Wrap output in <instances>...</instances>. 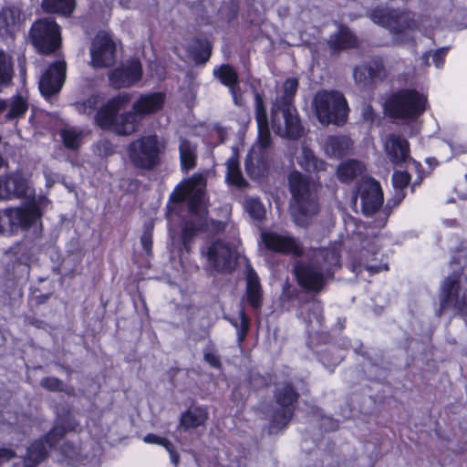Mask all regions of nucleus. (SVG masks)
<instances>
[{
  "mask_svg": "<svg viewBox=\"0 0 467 467\" xmlns=\"http://www.w3.org/2000/svg\"><path fill=\"white\" fill-rule=\"evenodd\" d=\"M291 194L290 213L296 224L305 226L319 212L318 198L311 178L297 170L287 176Z\"/></svg>",
  "mask_w": 467,
  "mask_h": 467,
  "instance_id": "1",
  "label": "nucleus"
},
{
  "mask_svg": "<svg viewBox=\"0 0 467 467\" xmlns=\"http://www.w3.org/2000/svg\"><path fill=\"white\" fill-rule=\"evenodd\" d=\"M78 423L70 416L57 417L52 428L38 439L34 440L26 448L23 458L25 467H36L49 456V450L56 449L67 433L76 431Z\"/></svg>",
  "mask_w": 467,
  "mask_h": 467,
  "instance_id": "2",
  "label": "nucleus"
},
{
  "mask_svg": "<svg viewBox=\"0 0 467 467\" xmlns=\"http://www.w3.org/2000/svg\"><path fill=\"white\" fill-rule=\"evenodd\" d=\"M428 99L415 88H400L384 102L385 114L394 119L416 120L427 109Z\"/></svg>",
  "mask_w": 467,
  "mask_h": 467,
  "instance_id": "3",
  "label": "nucleus"
},
{
  "mask_svg": "<svg viewBox=\"0 0 467 467\" xmlns=\"http://www.w3.org/2000/svg\"><path fill=\"white\" fill-rule=\"evenodd\" d=\"M370 20L388 29L393 36H396L398 44H404L408 41H413L411 38L401 37L407 31H416L419 29V22L415 18V13L407 8H384L374 7L368 12Z\"/></svg>",
  "mask_w": 467,
  "mask_h": 467,
  "instance_id": "4",
  "label": "nucleus"
},
{
  "mask_svg": "<svg viewBox=\"0 0 467 467\" xmlns=\"http://www.w3.org/2000/svg\"><path fill=\"white\" fill-rule=\"evenodd\" d=\"M165 149V144L160 140L156 134H150L130 142L127 152L134 168L151 171L162 163Z\"/></svg>",
  "mask_w": 467,
  "mask_h": 467,
  "instance_id": "5",
  "label": "nucleus"
},
{
  "mask_svg": "<svg viewBox=\"0 0 467 467\" xmlns=\"http://www.w3.org/2000/svg\"><path fill=\"white\" fill-rule=\"evenodd\" d=\"M314 108L317 118L322 124L333 123L341 126L348 119V101L339 91H319L314 99Z\"/></svg>",
  "mask_w": 467,
  "mask_h": 467,
  "instance_id": "6",
  "label": "nucleus"
},
{
  "mask_svg": "<svg viewBox=\"0 0 467 467\" xmlns=\"http://www.w3.org/2000/svg\"><path fill=\"white\" fill-rule=\"evenodd\" d=\"M274 398L279 408L273 413L270 432L274 430H284L288 426L296 410L300 393L292 381H285L275 389Z\"/></svg>",
  "mask_w": 467,
  "mask_h": 467,
  "instance_id": "7",
  "label": "nucleus"
},
{
  "mask_svg": "<svg viewBox=\"0 0 467 467\" xmlns=\"http://www.w3.org/2000/svg\"><path fill=\"white\" fill-rule=\"evenodd\" d=\"M29 39L39 54H53L61 46L60 26L51 17L36 19L29 29Z\"/></svg>",
  "mask_w": 467,
  "mask_h": 467,
  "instance_id": "8",
  "label": "nucleus"
},
{
  "mask_svg": "<svg viewBox=\"0 0 467 467\" xmlns=\"http://www.w3.org/2000/svg\"><path fill=\"white\" fill-rule=\"evenodd\" d=\"M460 292L461 274L454 272L446 277L441 285L437 317H440L445 311L453 308L458 316L464 320L467 319V295L460 296Z\"/></svg>",
  "mask_w": 467,
  "mask_h": 467,
  "instance_id": "9",
  "label": "nucleus"
},
{
  "mask_svg": "<svg viewBox=\"0 0 467 467\" xmlns=\"http://www.w3.org/2000/svg\"><path fill=\"white\" fill-rule=\"evenodd\" d=\"M293 274L298 286L306 292L318 294L329 281L317 263L297 262L294 265Z\"/></svg>",
  "mask_w": 467,
  "mask_h": 467,
  "instance_id": "10",
  "label": "nucleus"
},
{
  "mask_svg": "<svg viewBox=\"0 0 467 467\" xmlns=\"http://www.w3.org/2000/svg\"><path fill=\"white\" fill-rule=\"evenodd\" d=\"M143 77V67L137 57H130L108 73L109 83L114 89L129 88L137 85Z\"/></svg>",
  "mask_w": 467,
  "mask_h": 467,
  "instance_id": "11",
  "label": "nucleus"
},
{
  "mask_svg": "<svg viewBox=\"0 0 467 467\" xmlns=\"http://www.w3.org/2000/svg\"><path fill=\"white\" fill-rule=\"evenodd\" d=\"M357 195H359L362 213L368 217L375 214L383 205V191L379 182L368 177L357 183Z\"/></svg>",
  "mask_w": 467,
  "mask_h": 467,
  "instance_id": "12",
  "label": "nucleus"
},
{
  "mask_svg": "<svg viewBox=\"0 0 467 467\" xmlns=\"http://www.w3.org/2000/svg\"><path fill=\"white\" fill-rule=\"evenodd\" d=\"M67 77V63L64 59H57L48 65L41 75L38 83L40 94L45 99H50L60 92Z\"/></svg>",
  "mask_w": 467,
  "mask_h": 467,
  "instance_id": "13",
  "label": "nucleus"
},
{
  "mask_svg": "<svg viewBox=\"0 0 467 467\" xmlns=\"http://www.w3.org/2000/svg\"><path fill=\"white\" fill-rule=\"evenodd\" d=\"M261 239L268 251L295 257H302L305 254L302 244L294 236L282 235L273 231H263Z\"/></svg>",
  "mask_w": 467,
  "mask_h": 467,
  "instance_id": "14",
  "label": "nucleus"
},
{
  "mask_svg": "<svg viewBox=\"0 0 467 467\" xmlns=\"http://www.w3.org/2000/svg\"><path fill=\"white\" fill-rule=\"evenodd\" d=\"M91 65L94 68H106L116 61V44L110 35L99 33L91 43Z\"/></svg>",
  "mask_w": 467,
  "mask_h": 467,
  "instance_id": "15",
  "label": "nucleus"
},
{
  "mask_svg": "<svg viewBox=\"0 0 467 467\" xmlns=\"http://www.w3.org/2000/svg\"><path fill=\"white\" fill-rule=\"evenodd\" d=\"M131 98L132 96L129 92L119 93L110 98L96 111L94 116L95 124L102 130L112 131L118 113L130 102Z\"/></svg>",
  "mask_w": 467,
  "mask_h": 467,
  "instance_id": "16",
  "label": "nucleus"
},
{
  "mask_svg": "<svg viewBox=\"0 0 467 467\" xmlns=\"http://www.w3.org/2000/svg\"><path fill=\"white\" fill-rule=\"evenodd\" d=\"M3 215L11 230L18 227L27 230L42 217L43 213L39 204L32 201L25 206L7 208L4 210Z\"/></svg>",
  "mask_w": 467,
  "mask_h": 467,
  "instance_id": "17",
  "label": "nucleus"
},
{
  "mask_svg": "<svg viewBox=\"0 0 467 467\" xmlns=\"http://www.w3.org/2000/svg\"><path fill=\"white\" fill-rule=\"evenodd\" d=\"M205 254L210 265L218 273L230 274L235 268V263L233 260L234 251L221 239L213 241Z\"/></svg>",
  "mask_w": 467,
  "mask_h": 467,
  "instance_id": "18",
  "label": "nucleus"
},
{
  "mask_svg": "<svg viewBox=\"0 0 467 467\" xmlns=\"http://www.w3.org/2000/svg\"><path fill=\"white\" fill-rule=\"evenodd\" d=\"M353 77L357 83L364 86L383 81L387 78L384 58L381 56L371 57L369 60L354 67Z\"/></svg>",
  "mask_w": 467,
  "mask_h": 467,
  "instance_id": "19",
  "label": "nucleus"
},
{
  "mask_svg": "<svg viewBox=\"0 0 467 467\" xmlns=\"http://www.w3.org/2000/svg\"><path fill=\"white\" fill-rule=\"evenodd\" d=\"M167 95L164 91H151L140 94L132 104L135 110L142 119L161 112L166 104Z\"/></svg>",
  "mask_w": 467,
  "mask_h": 467,
  "instance_id": "20",
  "label": "nucleus"
},
{
  "mask_svg": "<svg viewBox=\"0 0 467 467\" xmlns=\"http://www.w3.org/2000/svg\"><path fill=\"white\" fill-rule=\"evenodd\" d=\"M27 189V181L21 173L11 172L0 176V200L24 198Z\"/></svg>",
  "mask_w": 467,
  "mask_h": 467,
  "instance_id": "21",
  "label": "nucleus"
},
{
  "mask_svg": "<svg viewBox=\"0 0 467 467\" xmlns=\"http://www.w3.org/2000/svg\"><path fill=\"white\" fill-rule=\"evenodd\" d=\"M386 152L390 162L401 166L410 159L409 141L398 134H390L386 144Z\"/></svg>",
  "mask_w": 467,
  "mask_h": 467,
  "instance_id": "22",
  "label": "nucleus"
},
{
  "mask_svg": "<svg viewBox=\"0 0 467 467\" xmlns=\"http://www.w3.org/2000/svg\"><path fill=\"white\" fill-rule=\"evenodd\" d=\"M327 46L332 54L357 48L358 40L355 34L346 26H339L338 30L330 36Z\"/></svg>",
  "mask_w": 467,
  "mask_h": 467,
  "instance_id": "23",
  "label": "nucleus"
},
{
  "mask_svg": "<svg viewBox=\"0 0 467 467\" xmlns=\"http://www.w3.org/2000/svg\"><path fill=\"white\" fill-rule=\"evenodd\" d=\"M187 52L196 65H205L212 57L213 43L206 37L195 36L192 38Z\"/></svg>",
  "mask_w": 467,
  "mask_h": 467,
  "instance_id": "24",
  "label": "nucleus"
},
{
  "mask_svg": "<svg viewBox=\"0 0 467 467\" xmlns=\"http://www.w3.org/2000/svg\"><path fill=\"white\" fill-rule=\"evenodd\" d=\"M142 119L132 109L128 111L118 113L117 120L112 132L119 136H130L137 132Z\"/></svg>",
  "mask_w": 467,
  "mask_h": 467,
  "instance_id": "25",
  "label": "nucleus"
},
{
  "mask_svg": "<svg viewBox=\"0 0 467 467\" xmlns=\"http://www.w3.org/2000/svg\"><path fill=\"white\" fill-rule=\"evenodd\" d=\"M245 300L248 306L255 311L263 306L264 293L257 274L252 269L247 275Z\"/></svg>",
  "mask_w": 467,
  "mask_h": 467,
  "instance_id": "26",
  "label": "nucleus"
},
{
  "mask_svg": "<svg viewBox=\"0 0 467 467\" xmlns=\"http://www.w3.org/2000/svg\"><path fill=\"white\" fill-rule=\"evenodd\" d=\"M353 142L346 135H330L325 141V151L329 157L341 159L348 156Z\"/></svg>",
  "mask_w": 467,
  "mask_h": 467,
  "instance_id": "27",
  "label": "nucleus"
},
{
  "mask_svg": "<svg viewBox=\"0 0 467 467\" xmlns=\"http://www.w3.org/2000/svg\"><path fill=\"white\" fill-rule=\"evenodd\" d=\"M284 116V136L288 140H298L304 135V127L295 107L278 108Z\"/></svg>",
  "mask_w": 467,
  "mask_h": 467,
  "instance_id": "28",
  "label": "nucleus"
},
{
  "mask_svg": "<svg viewBox=\"0 0 467 467\" xmlns=\"http://www.w3.org/2000/svg\"><path fill=\"white\" fill-rule=\"evenodd\" d=\"M21 10L16 5H5L0 9V36L11 35L21 19Z\"/></svg>",
  "mask_w": 467,
  "mask_h": 467,
  "instance_id": "29",
  "label": "nucleus"
},
{
  "mask_svg": "<svg viewBox=\"0 0 467 467\" xmlns=\"http://www.w3.org/2000/svg\"><path fill=\"white\" fill-rule=\"evenodd\" d=\"M321 262L318 267L326 274L329 280H333L335 273L341 268V255L335 249L325 248L320 251Z\"/></svg>",
  "mask_w": 467,
  "mask_h": 467,
  "instance_id": "30",
  "label": "nucleus"
},
{
  "mask_svg": "<svg viewBox=\"0 0 467 467\" xmlns=\"http://www.w3.org/2000/svg\"><path fill=\"white\" fill-rule=\"evenodd\" d=\"M298 164L306 172L324 171L327 167V163L317 157L315 152L306 146L302 148Z\"/></svg>",
  "mask_w": 467,
  "mask_h": 467,
  "instance_id": "31",
  "label": "nucleus"
},
{
  "mask_svg": "<svg viewBox=\"0 0 467 467\" xmlns=\"http://www.w3.org/2000/svg\"><path fill=\"white\" fill-rule=\"evenodd\" d=\"M363 171V165L358 160L350 159L341 162L337 169L339 182L349 183L358 178Z\"/></svg>",
  "mask_w": 467,
  "mask_h": 467,
  "instance_id": "32",
  "label": "nucleus"
},
{
  "mask_svg": "<svg viewBox=\"0 0 467 467\" xmlns=\"http://www.w3.org/2000/svg\"><path fill=\"white\" fill-rule=\"evenodd\" d=\"M205 225V222L196 224L192 220L183 223L181 231L182 250L187 254L191 253L194 238L204 231Z\"/></svg>",
  "mask_w": 467,
  "mask_h": 467,
  "instance_id": "33",
  "label": "nucleus"
},
{
  "mask_svg": "<svg viewBox=\"0 0 467 467\" xmlns=\"http://www.w3.org/2000/svg\"><path fill=\"white\" fill-rule=\"evenodd\" d=\"M207 413L200 407L185 410L181 417L180 425L184 431L197 429L207 420Z\"/></svg>",
  "mask_w": 467,
  "mask_h": 467,
  "instance_id": "34",
  "label": "nucleus"
},
{
  "mask_svg": "<svg viewBox=\"0 0 467 467\" xmlns=\"http://www.w3.org/2000/svg\"><path fill=\"white\" fill-rule=\"evenodd\" d=\"M179 153L182 171H189L195 168L197 164L196 149L192 146L190 140L184 139L180 142Z\"/></svg>",
  "mask_w": 467,
  "mask_h": 467,
  "instance_id": "35",
  "label": "nucleus"
},
{
  "mask_svg": "<svg viewBox=\"0 0 467 467\" xmlns=\"http://www.w3.org/2000/svg\"><path fill=\"white\" fill-rule=\"evenodd\" d=\"M213 76L229 89L239 86V76L234 66L230 64H222L213 69Z\"/></svg>",
  "mask_w": 467,
  "mask_h": 467,
  "instance_id": "36",
  "label": "nucleus"
},
{
  "mask_svg": "<svg viewBox=\"0 0 467 467\" xmlns=\"http://www.w3.org/2000/svg\"><path fill=\"white\" fill-rule=\"evenodd\" d=\"M43 9L48 14H59L69 16L76 8L75 0H43Z\"/></svg>",
  "mask_w": 467,
  "mask_h": 467,
  "instance_id": "37",
  "label": "nucleus"
},
{
  "mask_svg": "<svg viewBox=\"0 0 467 467\" xmlns=\"http://www.w3.org/2000/svg\"><path fill=\"white\" fill-rule=\"evenodd\" d=\"M28 101L20 93L15 94L10 100L9 110L5 114L6 120H13L24 118L28 110Z\"/></svg>",
  "mask_w": 467,
  "mask_h": 467,
  "instance_id": "38",
  "label": "nucleus"
},
{
  "mask_svg": "<svg viewBox=\"0 0 467 467\" xmlns=\"http://www.w3.org/2000/svg\"><path fill=\"white\" fill-rule=\"evenodd\" d=\"M195 189L193 179H187L180 182L170 194L169 202L172 203H182L188 200L191 193Z\"/></svg>",
  "mask_w": 467,
  "mask_h": 467,
  "instance_id": "39",
  "label": "nucleus"
},
{
  "mask_svg": "<svg viewBox=\"0 0 467 467\" xmlns=\"http://www.w3.org/2000/svg\"><path fill=\"white\" fill-rule=\"evenodd\" d=\"M227 173H226V181L236 187H244L247 184L244 180L241 169L239 161L236 158L231 157L227 162Z\"/></svg>",
  "mask_w": 467,
  "mask_h": 467,
  "instance_id": "40",
  "label": "nucleus"
},
{
  "mask_svg": "<svg viewBox=\"0 0 467 467\" xmlns=\"http://www.w3.org/2000/svg\"><path fill=\"white\" fill-rule=\"evenodd\" d=\"M14 78V65L9 57L0 49V86L8 87Z\"/></svg>",
  "mask_w": 467,
  "mask_h": 467,
  "instance_id": "41",
  "label": "nucleus"
},
{
  "mask_svg": "<svg viewBox=\"0 0 467 467\" xmlns=\"http://www.w3.org/2000/svg\"><path fill=\"white\" fill-rule=\"evenodd\" d=\"M298 80L296 78H288L284 83V94L279 101L278 108H291L294 98L298 88Z\"/></svg>",
  "mask_w": 467,
  "mask_h": 467,
  "instance_id": "42",
  "label": "nucleus"
},
{
  "mask_svg": "<svg viewBox=\"0 0 467 467\" xmlns=\"http://www.w3.org/2000/svg\"><path fill=\"white\" fill-rule=\"evenodd\" d=\"M204 199V191L194 189L187 200L188 212L205 222V216H202V206Z\"/></svg>",
  "mask_w": 467,
  "mask_h": 467,
  "instance_id": "43",
  "label": "nucleus"
},
{
  "mask_svg": "<svg viewBox=\"0 0 467 467\" xmlns=\"http://www.w3.org/2000/svg\"><path fill=\"white\" fill-rule=\"evenodd\" d=\"M239 318L240 323L234 320L231 321V324L237 329V342L239 345H241L244 343L248 335L251 324V320L245 313L244 307H242L239 311Z\"/></svg>",
  "mask_w": 467,
  "mask_h": 467,
  "instance_id": "44",
  "label": "nucleus"
},
{
  "mask_svg": "<svg viewBox=\"0 0 467 467\" xmlns=\"http://www.w3.org/2000/svg\"><path fill=\"white\" fill-rule=\"evenodd\" d=\"M245 210L254 220L261 222L265 218V209L257 198H249L245 201Z\"/></svg>",
  "mask_w": 467,
  "mask_h": 467,
  "instance_id": "45",
  "label": "nucleus"
},
{
  "mask_svg": "<svg viewBox=\"0 0 467 467\" xmlns=\"http://www.w3.org/2000/svg\"><path fill=\"white\" fill-rule=\"evenodd\" d=\"M411 175L407 171H394L391 177L392 186L395 191L406 192L410 184Z\"/></svg>",
  "mask_w": 467,
  "mask_h": 467,
  "instance_id": "46",
  "label": "nucleus"
},
{
  "mask_svg": "<svg viewBox=\"0 0 467 467\" xmlns=\"http://www.w3.org/2000/svg\"><path fill=\"white\" fill-rule=\"evenodd\" d=\"M61 444L55 449L65 461L75 460L78 455V449L76 444L68 440H61Z\"/></svg>",
  "mask_w": 467,
  "mask_h": 467,
  "instance_id": "47",
  "label": "nucleus"
},
{
  "mask_svg": "<svg viewBox=\"0 0 467 467\" xmlns=\"http://www.w3.org/2000/svg\"><path fill=\"white\" fill-rule=\"evenodd\" d=\"M61 139L64 146L68 150H78L80 146V134L73 130H62Z\"/></svg>",
  "mask_w": 467,
  "mask_h": 467,
  "instance_id": "48",
  "label": "nucleus"
},
{
  "mask_svg": "<svg viewBox=\"0 0 467 467\" xmlns=\"http://www.w3.org/2000/svg\"><path fill=\"white\" fill-rule=\"evenodd\" d=\"M254 107L256 123H267L268 116L264 100V95L259 92L254 93Z\"/></svg>",
  "mask_w": 467,
  "mask_h": 467,
  "instance_id": "49",
  "label": "nucleus"
},
{
  "mask_svg": "<svg viewBox=\"0 0 467 467\" xmlns=\"http://www.w3.org/2000/svg\"><path fill=\"white\" fill-rule=\"evenodd\" d=\"M323 320V306L320 301H314L308 306L306 311V321L310 326L313 321L321 324Z\"/></svg>",
  "mask_w": 467,
  "mask_h": 467,
  "instance_id": "50",
  "label": "nucleus"
},
{
  "mask_svg": "<svg viewBox=\"0 0 467 467\" xmlns=\"http://www.w3.org/2000/svg\"><path fill=\"white\" fill-rule=\"evenodd\" d=\"M40 386L51 392L64 391L63 381L57 377H45L40 381Z\"/></svg>",
  "mask_w": 467,
  "mask_h": 467,
  "instance_id": "51",
  "label": "nucleus"
},
{
  "mask_svg": "<svg viewBox=\"0 0 467 467\" xmlns=\"http://www.w3.org/2000/svg\"><path fill=\"white\" fill-rule=\"evenodd\" d=\"M406 192L400 191H395L393 196L387 201V203L384 207L383 213L385 214V220L387 221L388 217L392 213V210L398 207L405 199Z\"/></svg>",
  "mask_w": 467,
  "mask_h": 467,
  "instance_id": "52",
  "label": "nucleus"
},
{
  "mask_svg": "<svg viewBox=\"0 0 467 467\" xmlns=\"http://www.w3.org/2000/svg\"><path fill=\"white\" fill-rule=\"evenodd\" d=\"M258 140L262 147L267 148L271 144V133L269 130V122L258 123Z\"/></svg>",
  "mask_w": 467,
  "mask_h": 467,
  "instance_id": "53",
  "label": "nucleus"
},
{
  "mask_svg": "<svg viewBox=\"0 0 467 467\" xmlns=\"http://www.w3.org/2000/svg\"><path fill=\"white\" fill-rule=\"evenodd\" d=\"M203 360L213 368L221 370L223 364L220 356L213 350H205L203 353Z\"/></svg>",
  "mask_w": 467,
  "mask_h": 467,
  "instance_id": "54",
  "label": "nucleus"
},
{
  "mask_svg": "<svg viewBox=\"0 0 467 467\" xmlns=\"http://www.w3.org/2000/svg\"><path fill=\"white\" fill-rule=\"evenodd\" d=\"M244 170L251 179H258L262 175L261 169L255 165L252 157H247L244 161Z\"/></svg>",
  "mask_w": 467,
  "mask_h": 467,
  "instance_id": "55",
  "label": "nucleus"
},
{
  "mask_svg": "<svg viewBox=\"0 0 467 467\" xmlns=\"http://www.w3.org/2000/svg\"><path fill=\"white\" fill-rule=\"evenodd\" d=\"M101 102V97L99 94H91L84 101L83 106L86 109H88V113L98 110L99 106Z\"/></svg>",
  "mask_w": 467,
  "mask_h": 467,
  "instance_id": "56",
  "label": "nucleus"
},
{
  "mask_svg": "<svg viewBox=\"0 0 467 467\" xmlns=\"http://www.w3.org/2000/svg\"><path fill=\"white\" fill-rule=\"evenodd\" d=\"M140 244L147 254V255L152 254V246H153V241H152V233L150 231H144L141 237H140Z\"/></svg>",
  "mask_w": 467,
  "mask_h": 467,
  "instance_id": "57",
  "label": "nucleus"
},
{
  "mask_svg": "<svg viewBox=\"0 0 467 467\" xmlns=\"http://www.w3.org/2000/svg\"><path fill=\"white\" fill-rule=\"evenodd\" d=\"M161 446L169 452L171 462L176 465L179 462L180 454L173 443L169 439L165 438Z\"/></svg>",
  "mask_w": 467,
  "mask_h": 467,
  "instance_id": "58",
  "label": "nucleus"
},
{
  "mask_svg": "<svg viewBox=\"0 0 467 467\" xmlns=\"http://www.w3.org/2000/svg\"><path fill=\"white\" fill-rule=\"evenodd\" d=\"M250 384L254 389H265L269 386L266 378L258 373L250 376Z\"/></svg>",
  "mask_w": 467,
  "mask_h": 467,
  "instance_id": "59",
  "label": "nucleus"
},
{
  "mask_svg": "<svg viewBox=\"0 0 467 467\" xmlns=\"http://www.w3.org/2000/svg\"><path fill=\"white\" fill-rule=\"evenodd\" d=\"M447 53V47L438 48L432 53V61L437 67H441L444 65Z\"/></svg>",
  "mask_w": 467,
  "mask_h": 467,
  "instance_id": "60",
  "label": "nucleus"
},
{
  "mask_svg": "<svg viewBox=\"0 0 467 467\" xmlns=\"http://www.w3.org/2000/svg\"><path fill=\"white\" fill-rule=\"evenodd\" d=\"M319 360L326 366H337L340 359L333 358L329 350H324L319 353Z\"/></svg>",
  "mask_w": 467,
  "mask_h": 467,
  "instance_id": "61",
  "label": "nucleus"
},
{
  "mask_svg": "<svg viewBox=\"0 0 467 467\" xmlns=\"http://www.w3.org/2000/svg\"><path fill=\"white\" fill-rule=\"evenodd\" d=\"M416 172H417V178L410 184L411 192H415V189L421 184L422 181L425 178V170L420 162H417V164H416Z\"/></svg>",
  "mask_w": 467,
  "mask_h": 467,
  "instance_id": "62",
  "label": "nucleus"
},
{
  "mask_svg": "<svg viewBox=\"0 0 467 467\" xmlns=\"http://www.w3.org/2000/svg\"><path fill=\"white\" fill-rule=\"evenodd\" d=\"M16 457L15 450L10 448H0V465Z\"/></svg>",
  "mask_w": 467,
  "mask_h": 467,
  "instance_id": "63",
  "label": "nucleus"
},
{
  "mask_svg": "<svg viewBox=\"0 0 467 467\" xmlns=\"http://www.w3.org/2000/svg\"><path fill=\"white\" fill-rule=\"evenodd\" d=\"M165 437H161L154 433H148L143 437V441L149 444H157L161 446Z\"/></svg>",
  "mask_w": 467,
  "mask_h": 467,
  "instance_id": "64",
  "label": "nucleus"
}]
</instances>
